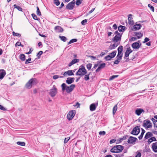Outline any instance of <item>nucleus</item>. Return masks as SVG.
I'll return each mask as SVG.
<instances>
[{
	"label": "nucleus",
	"mask_w": 157,
	"mask_h": 157,
	"mask_svg": "<svg viewBox=\"0 0 157 157\" xmlns=\"http://www.w3.org/2000/svg\"><path fill=\"white\" fill-rule=\"evenodd\" d=\"M132 52L130 47L127 48L126 51L125 53V56L127 57L128 56L129 54Z\"/></svg>",
	"instance_id": "obj_14"
},
{
	"label": "nucleus",
	"mask_w": 157,
	"mask_h": 157,
	"mask_svg": "<svg viewBox=\"0 0 157 157\" xmlns=\"http://www.w3.org/2000/svg\"><path fill=\"white\" fill-rule=\"evenodd\" d=\"M137 130V126H136L133 129L131 133L132 134L134 135H137L136 134V131Z\"/></svg>",
	"instance_id": "obj_27"
},
{
	"label": "nucleus",
	"mask_w": 157,
	"mask_h": 157,
	"mask_svg": "<svg viewBox=\"0 0 157 157\" xmlns=\"http://www.w3.org/2000/svg\"><path fill=\"white\" fill-rule=\"evenodd\" d=\"M116 140L115 139H113L110 140L109 143L110 144H112L113 143H115L116 141Z\"/></svg>",
	"instance_id": "obj_64"
},
{
	"label": "nucleus",
	"mask_w": 157,
	"mask_h": 157,
	"mask_svg": "<svg viewBox=\"0 0 157 157\" xmlns=\"http://www.w3.org/2000/svg\"><path fill=\"white\" fill-rule=\"evenodd\" d=\"M112 58H113L111 57L110 55H108L106 56L105 57V59L106 60H110Z\"/></svg>",
	"instance_id": "obj_44"
},
{
	"label": "nucleus",
	"mask_w": 157,
	"mask_h": 157,
	"mask_svg": "<svg viewBox=\"0 0 157 157\" xmlns=\"http://www.w3.org/2000/svg\"><path fill=\"white\" fill-rule=\"evenodd\" d=\"M31 58H29L28 59H26L25 62V64H27L30 63V61H31Z\"/></svg>",
	"instance_id": "obj_52"
},
{
	"label": "nucleus",
	"mask_w": 157,
	"mask_h": 157,
	"mask_svg": "<svg viewBox=\"0 0 157 157\" xmlns=\"http://www.w3.org/2000/svg\"><path fill=\"white\" fill-rule=\"evenodd\" d=\"M119 44L118 43H115L113 44L112 45L111 44L109 47V49L110 50H112L114 49L116 47H117Z\"/></svg>",
	"instance_id": "obj_18"
},
{
	"label": "nucleus",
	"mask_w": 157,
	"mask_h": 157,
	"mask_svg": "<svg viewBox=\"0 0 157 157\" xmlns=\"http://www.w3.org/2000/svg\"><path fill=\"white\" fill-rule=\"evenodd\" d=\"M37 83V81L35 78L30 79L25 85V87L28 89H30L32 87L33 85H35Z\"/></svg>",
	"instance_id": "obj_2"
},
{
	"label": "nucleus",
	"mask_w": 157,
	"mask_h": 157,
	"mask_svg": "<svg viewBox=\"0 0 157 157\" xmlns=\"http://www.w3.org/2000/svg\"><path fill=\"white\" fill-rule=\"evenodd\" d=\"M132 15L131 14H129L128 16V23L131 25H133L134 24V22L132 18Z\"/></svg>",
	"instance_id": "obj_13"
},
{
	"label": "nucleus",
	"mask_w": 157,
	"mask_h": 157,
	"mask_svg": "<svg viewBox=\"0 0 157 157\" xmlns=\"http://www.w3.org/2000/svg\"><path fill=\"white\" fill-rule=\"evenodd\" d=\"M54 3L57 6H59L60 4V2L59 0H54Z\"/></svg>",
	"instance_id": "obj_48"
},
{
	"label": "nucleus",
	"mask_w": 157,
	"mask_h": 157,
	"mask_svg": "<svg viewBox=\"0 0 157 157\" xmlns=\"http://www.w3.org/2000/svg\"><path fill=\"white\" fill-rule=\"evenodd\" d=\"M99 134L100 135H104L105 134V132L104 131H100L99 132Z\"/></svg>",
	"instance_id": "obj_57"
},
{
	"label": "nucleus",
	"mask_w": 157,
	"mask_h": 157,
	"mask_svg": "<svg viewBox=\"0 0 157 157\" xmlns=\"http://www.w3.org/2000/svg\"><path fill=\"white\" fill-rule=\"evenodd\" d=\"M54 29L56 32L58 33H62L63 31V29L59 26H56L54 28Z\"/></svg>",
	"instance_id": "obj_10"
},
{
	"label": "nucleus",
	"mask_w": 157,
	"mask_h": 157,
	"mask_svg": "<svg viewBox=\"0 0 157 157\" xmlns=\"http://www.w3.org/2000/svg\"><path fill=\"white\" fill-rule=\"evenodd\" d=\"M118 76V75H113L110 76L109 79V81H111L114 79L115 78H117Z\"/></svg>",
	"instance_id": "obj_40"
},
{
	"label": "nucleus",
	"mask_w": 157,
	"mask_h": 157,
	"mask_svg": "<svg viewBox=\"0 0 157 157\" xmlns=\"http://www.w3.org/2000/svg\"><path fill=\"white\" fill-rule=\"evenodd\" d=\"M152 149L155 152H157V142L153 143L152 144Z\"/></svg>",
	"instance_id": "obj_17"
},
{
	"label": "nucleus",
	"mask_w": 157,
	"mask_h": 157,
	"mask_svg": "<svg viewBox=\"0 0 157 157\" xmlns=\"http://www.w3.org/2000/svg\"><path fill=\"white\" fill-rule=\"evenodd\" d=\"M125 27L124 26L120 25L118 28V30L119 32H123L124 31Z\"/></svg>",
	"instance_id": "obj_24"
},
{
	"label": "nucleus",
	"mask_w": 157,
	"mask_h": 157,
	"mask_svg": "<svg viewBox=\"0 0 157 157\" xmlns=\"http://www.w3.org/2000/svg\"><path fill=\"white\" fill-rule=\"evenodd\" d=\"M61 86L63 91L66 90L67 93H70L73 91L75 88V84H72L70 86H68L65 83H63Z\"/></svg>",
	"instance_id": "obj_1"
},
{
	"label": "nucleus",
	"mask_w": 157,
	"mask_h": 157,
	"mask_svg": "<svg viewBox=\"0 0 157 157\" xmlns=\"http://www.w3.org/2000/svg\"><path fill=\"white\" fill-rule=\"evenodd\" d=\"M19 58L22 61H24L25 59V56L24 54H21L19 55Z\"/></svg>",
	"instance_id": "obj_25"
},
{
	"label": "nucleus",
	"mask_w": 157,
	"mask_h": 157,
	"mask_svg": "<svg viewBox=\"0 0 157 157\" xmlns=\"http://www.w3.org/2000/svg\"><path fill=\"white\" fill-rule=\"evenodd\" d=\"M121 34H118V35H116L113 37L112 40L113 42L116 43H118L120 44L121 38Z\"/></svg>",
	"instance_id": "obj_5"
},
{
	"label": "nucleus",
	"mask_w": 157,
	"mask_h": 157,
	"mask_svg": "<svg viewBox=\"0 0 157 157\" xmlns=\"http://www.w3.org/2000/svg\"><path fill=\"white\" fill-rule=\"evenodd\" d=\"M128 137V136L127 135H126L125 136H123V137H121L120 138V140H121V141H123L124 140H126Z\"/></svg>",
	"instance_id": "obj_47"
},
{
	"label": "nucleus",
	"mask_w": 157,
	"mask_h": 157,
	"mask_svg": "<svg viewBox=\"0 0 157 157\" xmlns=\"http://www.w3.org/2000/svg\"><path fill=\"white\" fill-rule=\"evenodd\" d=\"M79 61V60L78 59H74L72 60L71 62L69 63L68 64V66L71 67V65L76 63L78 62Z\"/></svg>",
	"instance_id": "obj_20"
},
{
	"label": "nucleus",
	"mask_w": 157,
	"mask_h": 157,
	"mask_svg": "<svg viewBox=\"0 0 157 157\" xmlns=\"http://www.w3.org/2000/svg\"><path fill=\"white\" fill-rule=\"evenodd\" d=\"M142 26H143V29H144L145 28V26L143 24L141 25L140 24H138V30L141 29V27Z\"/></svg>",
	"instance_id": "obj_49"
},
{
	"label": "nucleus",
	"mask_w": 157,
	"mask_h": 157,
	"mask_svg": "<svg viewBox=\"0 0 157 157\" xmlns=\"http://www.w3.org/2000/svg\"><path fill=\"white\" fill-rule=\"evenodd\" d=\"M151 120L153 122L154 125H155L157 124H156V122H157V120H155L154 118H152L151 119Z\"/></svg>",
	"instance_id": "obj_54"
},
{
	"label": "nucleus",
	"mask_w": 157,
	"mask_h": 157,
	"mask_svg": "<svg viewBox=\"0 0 157 157\" xmlns=\"http://www.w3.org/2000/svg\"><path fill=\"white\" fill-rule=\"evenodd\" d=\"M118 53L123 54L122 52L123 50V47L122 46H121L118 47Z\"/></svg>",
	"instance_id": "obj_29"
},
{
	"label": "nucleus",
	"mask_w": 157,
	"mask_h": 157,
	"mask_svg": "<svg viewBox=\"0 0 157 157\" xmlns=\"http://www.w3.org/2000/svg\"><path fill=\"white\" fill-rule=\"evenodd\" d=\"M36 9H37V10H36L37 14L39 16H41V13L39 7L38 6H37L36 7Z\"/></svg>",
	"instance_id": "obj_41"
},
{
	"label": "nucleus",
	"mask_w": 157,
	"mask_h": 157,
	"mask_svg": "<svg viewBox=\"0 0 157 157\" xmlns=\"http://www.w3.org/2000/svg\"><path fill=\"white\" fill-rule=\"evenodd\" d=\"M91 73V72H90L88 74L85 75L84 76V79L85 81L88 80L89 79V75Z\"/></svg>",
	"instance_id": "obj_35"
},
{
	"label": "nucleus",
	"mask_w": 157,
	"mask_h": 157,
	"mask_svg": "<svg viewBox=\"0 0 157 157\" xmlns=\"http://www.w3.org/2000/svg\"><path fill=\"white\" fill-rule=\"evenodd\" d=\"M77 41V40L76 39H73L72 40H71L70 41L68 42V44H69L71 43H73L76 42Z\"/></svg>",
	"instance_id": "obj_42"
},
{
	"label": "nucleus",
	"mask_w": 157,
	"mask_h": 157,
	"mask_svg": "<svg viewBox=\"0 0 157 157\" xmlns=\"http://www.w3.org/2000/svg\"><path fill=\"white\" fill-rule=\"evenodd\" d=\"M82 3V2L80 1V0H77L76 1V4L77 6L79 5L80 4Z\"/></svg>",
	"instance_id": "obj_56"
},
{
	"label": "nucleus",
	"mask_w": 157,
	"mask_h": 157,
	"mask_svg": "<svg viewBox=\"0 0 157 157\" xmlns=\"http://www.w3.org/2000/svg\"><path fill=\"white\" fill-rule=\"evenodd\" d=\"M6 73L5 71L3 69L0 70V79H2Z\"/></svg>",
	"instance_id": "obj_12"
},
{
	"label": "nucleus",
	"mask_w": 157,
	"mask_h": 157,
	"mask_svg": "<svg viewBox=\"0 0 157 157\" xmlns=\"http://www.w3.org/2000/svg\"><path fill=\"white\" fill-rule=\"evenodd\" d=\"M148 7L150 8V10L153 12L154 11V9L153 6H152L151 4H148Z\"/></svg>",
	"instance_id": "obj_45"
},
{
	"label": "nucleus",
	"mask_w": 157,
	"mask_h": 157,
	"mask_svg": "<svg viewBox=\"0 0 157 157\" xmlns=\"http://www.w3.org/2000/svg\"><path fill=\"white\" fill-rule=\"evenodd\" d=\"M75 80L74 78H68L66 81V82L68 84H70L73 83Z\"/></svg>",
	"instance_id": "obj_16"
},
{
	"label": "nucleus",
	"mask_w": 157,
	"mask_h": 157,
	"mask_svg": "<svg viewBox=\"0 0 157 157\" xmlns=\"http://www.w3.org/2000/svg\"><path fill=\"white\" fill-rule=\"evenodd\" d=\"M115 147L117 149L118 153L121 152L124 149V147L121 145H117Z\"/></svg>",
	"instance_id": "obj_21"
},
{
	"label": "nucleus",
	"mask_w": 157,
	"mask_h": 157,
	"mask_svg": "<svg viewBox=\"0 0 157 157\" xmlns=\"http://www.w3.org/2000/svg\"><path fill=\"white\" fill-rule=\"evenodd\" d=\"M117 109V105H116L114 106V107L113 108V115H114L115 114Z\"/></svg>",
	"instance_id": "obj_33"
},
{
	"label": "nucleus",
	"mask_w": 157,
	"mask_h": 157,
	"mask_svg": "<svg viewBox=\"0 0 157 157\" xmlns=\"http://www.w3.org/2000/svg\"><path fill=\"white\" fill-rule=\"evenodd\" d=\"M87 73V71L84 66L83 65H81L80 66L78 70L76 73V75H77L83 76L85 75Z\"/></svg>",
	"instance_id": "obj_3"
},
{
	"label": "nucleus",
	"mask_w": 157,
	"mask_h": 157,
	"mask_svg": "<svg viewBox=\"0 0 157 157\" xmlns=\"http://www.w3.org/2000/svg\"><path fill=\"white\" fill-rule=\"evenodd\" d=\"M13 7L15 8H16L19 11H21L22 10V9L21 7L17 5L16 4L14 5Z\"/></svg>",
	"instance_id": "obj_31"
},
{
	"label": "nucleus",
	"mask_w": 157,
	"mask_h": 157,
	"mask_svg": "<svg viewBox=\"0 0 157 157\" xmlns=\"http://www.w3.org/2000/svg\"><path fill=\"white\" fill-rule=\"evenodd\" d=\"M32 16L34 20L39 21L40 20L39 18H38L37 16L34 13L32 14Z\"/></svg>",
	"instance_id": "obj_38"
},
{
	"label": "nucleus",
	"mask_w": 157,
	"mask_h": 157,
	"mask_svg": "<svg viewBox=\"0 0 157 157\" xmlns=\"http://www.w3.org/2000/svg\"><path fill=\"white\" fill-rule=\"evenodd\" d=\"M87 68L90 70L91 69L92 67V64L90 63H89L86 65Z\"/></svg>",
	"instance_id": "obj_50"
},
{
	"label": "nucleus",
	"mask_w": 157,
	"mask_h": 157,
	"mask_svg": "<svg viewBox=\"0 0 157 157\" xmlns=\"http://www.w3.org/2000/svg\"><path fill=\"white\" fill-rule=\"evenodd\" d=\"M137 38V37H132L130 40L129 41L130 42H132L136 40Z\"/></svg>",
	"instance_id": "obj_51"
},
{
	"label": "nucleus",
	"mask_w": 157,
	"mask_h": 157,
	"mask_svg": "<svg viewBox=\"0 0 157 157\" xmlns=\"http://www.w3.org/2000/svg\"><path fill=\"white\" fill-rule=\"evenodd\" d=\"M145 112V111L143 109L138 108V116H140L142 113L143 114Z\"/></svg>",
	"instance_id": "obj_26"
},
{
	"label": "nucleus",
	"mask_w": 157,
	"mask_h": 157,
	"mask_svg": "<svg viewBox=\"0 0 157 157\" xmlns=\"http://www.w3.org/2000/svg\"><path fill=\"white\" fill-rule=\"evenodd\" d=\"M123 56V54L118 53V54L116 57L117 59L118 60H121L122 59Z\"/></svg>",
	"instance_id": "obj_32"
},
{
	"label": "nucleus",
	"mask_w": 157,
	"mask_h": 157,
	"mask_svg": "<svg viewBox=\"0 0 157 157\" xmlns=\"http://www.w3.org/2000/svg\"><path fill=\"white\" fill-rule=\"evenodd\" d=\"M57 93V89L55 86H53L52 89L50 90L49 94L52 97H54Z\"/></svg>",
	"instance_id": "obj_7"
},
{
	"label": "nucleus",
	"mask_w": 157,
	"mask_h": 157,
	"mask_svg": "<svg viewBox=\"0 0 157 157\" xmlns=\"http://www.w3.org/2000/svg\"><path fill=\"white\" fill-rule=\"evenodd\" d=\"M75 71H72L71 70H69L66 71H65L63 75V76L67 77L68 76L73 75H74L73 72H74Z\"/></svg>",
	"instance_id": "obj_9"
},
{
	"label": "nucleus",
	"mask_w": 157,
	"mask_h": 157,
	"mask_svg": "<svg viewBox=\"0 0 157 157\" xmlns=\"http://www.w3.org/2000/svg\"><path fill=\"white\" fill-rule=\"evenodd\" d=\"M13 36H21V34H20L15 33L14 32H13Z\"/></svg>",
	"instance_id": "obj_46"
},
{
	"label": "nucleus",
	"mask_w": 157,
	"mask_h": 157,
	"mask_svg": "<svg viewBox=\"0 0 157 157\" xmlns=\"http://www.w3.org/2000/svg\"><path fill=\"white\" fill-rule=\"evenodd\" d=\"M87 22V20L86 19H85L82 21L81 22V24L83 25H85L86 22Z\"/></svg>",
	"instance_id": "obj_53"
},
{
	"label": "nucleus",
	"mask_w": 157,
	"mask_h": 157,
	"mask_svg": "<svg viewBox=\"0 0 157 157\" xmlns=\"http://www.w3.org/2000/svg\"><path fill=\"white\" fill-rule=\"evenodd\" d=\"M153 135L152 132H148L145 135L144 138L145 139H147L149 138L150 137H152Z\"/></svg>",
	"instance_id": "obj_19"
},
{
	"label": "nucleus",
	"mask_w": 157,
	"mask_h": 157,
	"mask_svg": "<svg viewBox=\"0 0 157 157\" xmlns=\"http://www.w3.org/2000/svg\"><path fill=\"white\" fill-rule=\"evenodd\" d=\"M105 66V63H101L100 64L98 68L96 70V72H98L102 68H104Z\"/></svg>",
	"instance_id": "obj_15"
},
{
	"label": "nucleus",
	"mask_w": 157,
	"mask_h": 157,
	"mask_svg": "<svg viewBox=\"0 0 157 157\" xmlns=\"http://www.w3.org/2000/svg\"><path fill=\"white\" fill-rule=\"evenodd\" d=\"M120 60H118L117 59L114 61V63L115 64H118L120 62Z\"/></svg>",
	"instance_id": "obj_62"
},
{
	"label": "nucleus",
	"mask_w": 157,
	"mask_h": 157,
	"mask_svg": "<svg viewBox=\"0 0 157 157\" xmlns=\"http://www.w3.org/2000/svg\"><path fill=\"white\" fill-rule=\"evenodd\" d=\"M149 40H150L147 37H146L144 40V41L143 42V43H144L147 42V41H149Z\"/></svg>",
	"instance_id": "obj_60"
},
{
	"label": "nucleus",
	"mask_w": 157,
	"mask_h": 157,
	"mask_svg": "<svg viewBox=\"0 0 157 157\" xmlns=\"http://www.w3.org/2000/svg\"><path fill=\"white\" fill-rule=\"evenodd\" d=\"M143 34L142 32H138V39L140 38L143 36Z\"/></svg>",
	"instance_id": "obj_43"
},
{
	"label": "nucleus",
	"mask_w": 157,
	"mask_h": 157,
	"mask_svg": "<svg viewBox=\"0 0 157 157\" xmlns=\"http://www.w3.org/2000/svg\"><path fill=\"white\" fill-rule=\"evenodd\" d=\"M116 53L117 51H113L112 53H110L109 55H110L111 57L112 58H113L115 56Z\"/></svg>",
	"instance_id": "obj_36"
},
{
	"label": "nucleus",
	"mask_w": 157,
	"mask_h": 157,
	"mask_svg": "<svg viewBox=\"0 0 157 157\" xmlns=\"http://www.w3.org/2000/svg\"><path fill=\"white\" fill-rule=\"evenodd\" d=\"M75 3V0H73L72 2L67 4L66 6L67 9L71 10L73 9Z\"/></svg>",
	"instance_id": "obj_8"
},
{
	"label": "nucleus",
	"mask_w": 157,
	"mask_h": 157,
	"mask_svg": "<svg viewBox=\"0 0 157 157\" xmlns=\"http://www.w3.org/2000/svg\"><path fill=\"white\" fill-rule=\"evenodd\" d=\"M76 113V111L75 110L70 111L67 115V118L69 121L72 120L75 116Z\"/></svg>",
	"instance_id": "obj_4"
},
{
	"label": "nucleus",
	"mask_w": 157,
	"mask_h": 157,
	"mask_svg": "<svg viewBox=\"0 0 157 157\" xmlns=\"http://www.w3.org/2000/svg\"><path fill=\"white\" fill-rule=\"evenodd\" d=\"M137 139L132 136H130L128 138V143L129 144H132L136 141Z\"/></svg>",
	"instance_id": "obj_11"
},
{
	"label": "nucleus",
	"mask_w": 157,
	"mask_h": 157,
	"mask_svg": "<svg viewBox=\"0 0 157 157\" xmlns=\"http://www.w3.org/2000/svg\"><path fill=\"white\" fill-rule=\"evenodd\" d=\"M143 125L144 127H146L147 128H151L152 126L151 121L147 120H146L144 121Z\"/></svg>",
	"instance_id": "obj_6"
},
{
	"label": "nucleus",
	"mask_w": 157,
	"mask_h": 157,
	"mask_svg": "<svg viewBox=\"0 0 157 157\" xmlns=\"http://www.w3.org/2000/svg\"><path fill=\"white\" fill-rule=\"evenodd\" d=\"M17 145L21 146H25V143L23 142H21L18 141L17 142Z\"/></svg>",
	"instance_id": "obj_39"
},
{
	"label": "nucleus",
	"mask_w": 157,
	"mask_h": 157,
	"mask_svg": "<svg viewBox=\"0 0 157 157\" xmlns=\"http://www.w3.org/2000/svg\"><path fill=\"white\" fill-rule=\"evenodd\" d=\"M156 139L155 137H152L149 138L148 140V144H149L152 141H156Z\"/></svg>",
	"instance_id": "obj_22"
},
{
	"label": "nucleus",
	"mask_w": 157,
	"mask_h": 157,
	"mask_svg": "<svg viewBox=\"0 0 157 157\" xmlns=\"http://www.w3.org/2000/svg\"><path fill=\"white\" fill-rule=\"evenodd\" d=\"M132 48L135 49H136L137 48V42H136L133 43L132 45Z\"/></svg>",
	"instance_id": "obj_34"
},
{
	"label": "nucleus",
	"mask_w": 157,
	"mask_h": 157,
	"mask_svg": "<svg viewBox=\"0 0 157 157\" xmlns=\"http://www.w3.org/2000/svg\"><path fill=\"white\" fill-rule=\"evenodd\" d=\"M98 64H99V63H97V64H96L94 65V67L92 69V70H94V69H96V68L99 65Z\"/></svg>",
	"instance_id": "obj_61"
},
{
	"label": "nucleus",
	"mask_w": 157,
	"mask_h": 157,
	"mask_svg": "<svg viewBox=\"0 0 157 157\" xmlns=\"http://www.w3.org/2000/svg\"><path fill=\"white\" fill-rule=\"evenodd\" d=\"M90 110L91 111H93L95 110L96 106L95 105L94 103H92L90 105Z\"/></svg>",
	"instance_id": "obj_23"
},
{
	"label": "nucleus",
	"mask_w": 157,
	"mask_h": 157,
	"mask_svg": "<svg viewBox=\"0 0 157 157\" xmlns=\"http://www.w3.org/2000/svg\"><path fill=\"white\" fill-rule=\"evenodd\" d=\"M43 53V52L42 51H39L38 53L37 54V56L38 58H40V56Z\"/></svg>",
	"instance_id": "obj_55"
},
{
	"label": "nucleus",
	"mask_w": 157,
	"mask_h": 157,
	"mask_svg": "<svg viewBox=\"0 0 157 157\" xmlns=\"http://www.w3.org/2000/svg\"><path fill=\"white\" fill-rule=\"evenodd\" d=\"M131 29L132 31H136L137 30V24H136V25L132 26L131 28Z\"/></svg>",
	"instance_id": "obj_37"
},
{
	"label": "nucleus",
	"mask_w": 157,
	"mask_h": 157,
	"mask_svg": "<svg viewBox=\"0 0 157 157\" xmlns=\"http://www.w3.org/2000/svg\"><path fill=\"white\" fill-rule=\"evenodd\" d=\"M80 105V104L78 102H77L75 105H74V106L75 107H76L77 108H78L79 107Z\"/></svg>",
	"instance_id": "obj_63"
},
{
	"label": "nucleus",
	"mask_w": 157,
	"mask_h": 157,
	"mask_svg": "<svg viewBox=\"0 0 157 157\" xmlns=\"http://www.w3.org/2000/svg\"><path fill=\"white\" fill-rule=\"evenodd\" d=\"M117 149L116 147L115 146H114L111 149L110 151L111 152L113 153H118Z\"/></svg>",
	"instance_id": "obj_28"
},
{
	"label": "nucleus",
	"mask_w": 157,
	"mask_h": 157,
	"mask_svg": "<svg viewBox=\"0 0 157 157\" xmlns=\"http://www.w3.org/2000/svg\"><path fill=\"white\" fill-rule=\"evenodd\" d=\"M59 37L61 40L63 42H65L67 40V38L65 36H59Z\"/></svg>",
	"instance_id": "obj_30"
},
{
	"label": "nucleus",
	"mask_w": 157,
	"mask_h": 157,
	"mask_svg": "<svg viewBox=\"0 0 157 157\" xmlns=\"http://www.w3.org/2000/svg\"><path fill=\"white\" fill-rule=\"evenodd\" d=\"M70 137H68L67 138H65L64 140V143H67L68 141L70 139Z\"/></svg>",
	"instance_id": "obj_58"
},
{
	"label": "nucleus",
	"mask_w": 157,
	"mask_h": 157,
	"mask_svg": "<svg viewBox=\"0 0 157 157\" xmlns=\"http://www.w3.org/2000/svg\"><path fill=\"white\" fill-rule=\"evenodd\" d=\"M124 154H118V155H115L116 157H123L124 156Z\"/></svg>",
	"instance_id": "obj_59"
}]
</instances>
